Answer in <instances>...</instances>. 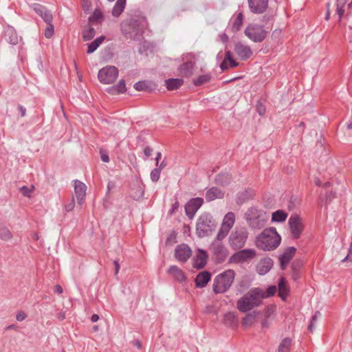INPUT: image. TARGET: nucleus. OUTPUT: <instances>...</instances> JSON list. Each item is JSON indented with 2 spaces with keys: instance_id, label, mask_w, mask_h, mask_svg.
Returning <instances> with one entry per match:
<instances>
[{
  "instance_id": "dca6fc26",
  "label": "nucleus",
  "mask_w": 352,
  "mask_h": 352,
  "mask_svg": "<svg viewBox=\"0 0 352 352\" xmlns=\"http://www.w3.org/2000/svg\"><path fill=\"white\" fill-rule=\"evenodd\" d=\"M32 9L43 19L47 23L52 22L53 16L52 13L47 10L43 6L38 3L32 5Z\"/></svg>"
},
{
  "instance_id": "9d476101",
  "label": "nucleus",
  "mask_w": 352,
  "mask_h": 352,
  "mask_svg": "<svg viewBox=\"0 0 352 352\" xmlns=\"http://www.w3.org/2000/svg\"><path fill=\"white\" fill-rule=\"evenodd\" d=\"M266 31L262 26L250 24L245 30V34L254 42H261L266 36Z\"/></svg>"
},
{
  "instance_id": "c03bdc74",
  "label": "nucleus",
  "mask_w": 352,
  "mask_h": 352,
  "mask_svg": "<svg viewBox=\"0 0 352 352\" xmlns=\"http://www.w3.org/2000/svg\"><path fill=\"white\" fill-rule=\"evenodd\" d=\"M54 33V25L52 24V22L47 23V26L45 30L44 35L46 38H50Z\"/></svg>"
},
{
  "instance_id": "09e8293b",
  "label": "nucleus",
  "mask_w": 352,
  "mask_h": 352,
  "mask_svg": "<svg viewBox=\"0 0 352 352\" xmlns=\"http://www.w3.org/2000/svg\"><path fill=\"white\" fill-rule=\"evenodd\" d=\"M228 177H218L216 179V184L222 185V186H226L230 183V182L228 181Z\"/></svg>"
},
{
  "instance_id": "0e129e2a",
  "label": "nucleus",
  "mask_w": 352,
  "mask_h": 352,
  "mask_svg": "<svg viewBox=\"0 0 352 352\" xmlns=\"http://www.w3.org/2000/svg\"><path fill=\"white\" fill-rule=\"evenodd\" d=\"M81 1H82V8H83L84 10L86 12L88 8L87 0H81Z\"/></svg>"
},
{
  "instance_id": "72a5a7b5",
  "label": "nucleus",
  "mask_w": 352,
  "mask_h": 352,
  "mask_svg": "<svg viewBox=\"0 0 352 352\" xmlns=\"http://www.w3.org/2000/svg\"><path fill=\"white\" fill-rule=\"evenodd\" d=\"M183 84V80L180 78H170L166 81V85L168 90L178 89Z\"/></svg>"
},
{
  "instance_id": "8fccbe9b",
  "label": "nucleus",
  "mask_w": 352,
  "mask_h": 352,
  "mask_svg": "<svg viewBox=\"0 0 352 352\" xmlns=\"http://www.w3.org/2000/svg\"><path fill=\"white\" fill-rule=\"evenodd\" d=\"M315 184L318 186H322V184H324V188H327L330 185L329 182H322L320 178L319 177L316 178V179L315 180Z\"/></svg>"
},
{
  "instance_id": "f03ea898",
  "label": "nucleus",
  "mask_w": 352,
  "mask_h": 352,
  "mask_svg": "<svg viewBox=\"0 0 352 352\" xmlns=\"http://www.w3.org/2000/svg\"><path fill=\"white\" fill-rule=\"evenodd\" d=\"M263 294L259 288H252L236 302V307L241 312H248L262 302Z\"/></svg>"
},
{
  "instance_id": "bb28decb",
  "label": "nucleus",
  "mask_w": 352,
  "mask_h": 352,
  "mask_svg": "<svg viewBox=\"0 0 352 352\" xmlns=\"http://www.w3.org/2000/svg\"><path fill=\"white\" fill-rule=\"evenodd\" d=\"M168 273L177 281L182 282L186 279L183 271L176 265L170 266L168 270Z\"/></svg>"
},
{
  "instance_id": "5fc2aeb1",
  "label": "nucleus",
  "mask_w": 352,
  "mask_h": 352,
  "mask_svg": "<svg viewBox=\"0 0 352 352\" xmlns=\"http://www.w3.org/2000/svg\"><path fill=\"white\" fill-rule=\"evenodd\" d=\"M179 207L178 203L176 201L175 204H173L171 208L170 209L168 213L169 214H173L175 210H177Z\"/></svg>"
},
{
  "instance_id": "6ab92c4d",
  "label": "nucleus",
  "mask_w": 352,
  "mask_h": 352,
  "mask_svg": "<svg viewBox=\"0 0 352 352\" xmlns=\"http://www.w3.org/2000/svg\"><path fill=\"white\" fill-rule=\"evenodd\" d=\"M248 3L252 12L262 13L267 7L268 0H248Z\"/></svg>"
},
{
  "instance_id": "58836bf2",
  "label": "nucleus",
  "mask_w": 352,
  "mask_h": 352,
  "mask_svg": "<svg viewBox=\"0 0 352 352\" xmlns=\"http://www.w3.org/2000/svg\"><path fill=\"white\" fill-rule=\"evenodd\" d=\"M103 20V14L102 12L96 9L94 10L91 16L89 17V21L100 23Z\"/></svg>"
},
{
  "instance_id": "2f4dec72",
  "label": "nucleus",
  "mask_w": 352,
  "mask_h": 352,
  "mask_svg": "<svg viewBox=\"0 0 352 352\" xmlns=\"http://www.w3.org/2000/svg\"><path fill=\"white\" fill-rule=\"evenodd\" d=\"M126 85L123 80H121L118 83L109 89V91L112 94H118L126 91Z\"/></svg>"
},
{
  "instance_id": "423d86ee",
  "label": "nucleus",
  "mask_w": 352,
  "mask_h": 352,
  "mask_svg": "<svg viewBox=\"0 0 352 352\" xmlns=\"http://www.w3.org/2000/svg\"><path fill=\"white\" fill-rule=\"evenodd\" d=\"M248 238V232L244 227L235 228L228 238L230 246L234 250L241 249Z\"/></svg>"
},
{
  "instance_id": "1a4fd4ad",
  "label": "nucleus",
  "mask_w": 352,
  "mask_h": 352,
  "mask_svg": "<svg viewBox=\"0 0 352 352\" xmlns=\"http://www.w3.org/2000/svg\"><path fill=\"white\" fill-rule=\"evenodd\" d=\"M235 223V214L234 212H229L223 217L220 228L217 232V238L218 239H224Z\"/></svg>"
},
{
  "instance_id": "37998d69",
  "label": "nucleus",
  "mask_w": 352,
  "mask_h": 352,
  "mask_svg": "<svg viewBox=\"0 0 352 352\" xmlns=\"http://www.w3.org/2000/svg\"><path fill=\"white\" fill-rule=\"evenodd\" d=\"M34 188V186L33 185H31L30 186H23L19 188V190L23 196L30 197Z\"/></svg>"
},
{
  "instance_id": "4c0bfd02",
  "label": "nucleus",
  "mask_w": 352,
  "mask_h": 352,
  "mask_svg": "<svg viewBox=\"0 0 352 352\" xmlns=\"http://www.w3.org/2000/svg\"><path fill=\"white\" fill-rule=\"evenodd\" d=\"M291 340L289 338H285L280 343L278 346V352H289L291 345Z\"/></svg>"
},
{
  "instance_id": "39448f33",
  "label": "nucleus",
  "mask_w": 352,
  "mask_h": 352,
  "mask_svg": "<svg viewBox=\"0 0 352 352\" xmlns=\"http://www.w3.org/2000/svg\"><path fill=\"white\" fill-rule=\"evenodd\" d=\"M216 227L212 217L209 213L201 214L196 223V234L199 238L209 236Z\"/></svg>"
},
{
  "instance_id": "f8f14e48",
  "label": "nucleus",
  "mask_w": 352,
  "mask_h": 352,
  "mask_svg": "<svg viewBox=\"0 0 352 352\" xmlns=\"http://www.w3.org/2000/svg\"><path fill=\"white\" fill-rule=\"evenodd\" d=\"M199 54L191 53L184 54L182 57L183 64L179 67L181 74L184 76H189L192 74L196 60Z\"/></svg>"
},
{
  "instance_id": "f704fd0d",
  "label": "nucleus",
  "mask_w": 352,
  "mask_h": 352,
  "mask_svg": "<svg viewBox=\"0 0 352 352\" xmlns=\"http://www.w3.org/2000/svg\"><path fill=\"white\" fill-rule=\"evenodd\" d=\"M243 21V15L241 12L238 13L235 17H233L232 21V29L233 31H238L240 30Z\"/></svg>"
},
{
  "instance_id": "7c9ffc66",
  "label": "nucleus",
  "mask_w": 352,
  "mask_h": 352,
  "mask_svg": "<svg viewBox=\"0 0 352 352\" xmlns=\"http://www.w3.org/2000/svg\"><path fill=\"white\" fill-rule=\"evenodd\" d=\"M288 214L283 210H278L272 214V221L273 223H282L284 222Z\"/></svg>"
},
{
  "instance_id": "2eb2a0df",
  "label": "nucleus",
  "mask_w": 352,
  "mask_h": 352,
  "mask_svg": "<svg viewBox=\"0 0 352 352\" xmlns=\"http://www.w3.org/2000/svg\"><path fill=\"white\" fill-rule=\"evenodd\" d=\"M203 203L204 200L202 198L197 197L190 199L185 206L186 215L190 218H192Z\"/></svg>"
},
{
  "instance_id": "b1692460",
  "label": "nucleus",
  "mask_w": 352,
  "mask_h": 352,
  "mask_svg": "<svg viewBox=\"0 0 352 352\" xmlns=\"http://www.w3.org/2000/svg\"><path fill=\"white\" fill-rule=\"evenodd\" d=\"M161 157V153H157L155 158V160L156 162V168L151 171V176H160V174L164 173L163 170L166 168L167 164L164 160L160 162Z\"/></svg>"
},
{
  "instance_id": "864d4df0",
  "label": "nucleus",
  "mask_w": 352,
  "mask_h": 352,
  "mask_svg": "<svg viewBox=\"0 0 352 352\" xmlns=\"http://www.w3.org/2000/svg\"><path fill=\"white\" fill-rule=\"evenodd\" d=\"M26 314L23 311L19 312L16 316V319L17 321H23L25 319Z\"/></svg>"
},
{
  "instance_id": "aec40b11",
  "label": "nucleus",
  "mask_w": 352,
  "mask_h": 352,
  "mask_svg": "<svg viewBox=\"0 0 352 352\" xmlns=\"http://www.w3.org/2000/svg\"><path fill=\"white\" fill-rule=\"evenodd\" d=\"M273 261L270 258H262L256 265V271L260 275L266 274L272 267Z\"/></svg>"
},
{
  "instance_id": "13d9d810",
  "label": "nucleus",
  "mask_w": 352,
  "mask_h": 352,
  "mask_svg": "<svg viewBox=\"0 0 352 352\" xmlns=\"http://www.w3.org/2000/svg\"><path fill=\"white\" fill-rule=\"evenodd\" d=\"M54 292L57 293V294H62L63 293V288L60 285H56L55 287H54Z\"/></svg>"
},
{
  "instance_id": "49530a36",
  "label": "nucleus",
  "mask_w": 352,
  "mask_h": 352,
  "mask_svg": "<svg viewBox=\"0 0 352 352\" xmlns=\"http://www.w3.org/2000/svg\"><path fill=\"white\" fill-rule=\"evenodd\" d=\"M148 85L146 82H138L134 85V88L138 91L146 90Z\"/></svg>"
},
{
  "instance_id": "a19ab883",
  "label": "nucleus",
  "mask_w": 352,
  "mask_h": 352,
  "mask_svg": "<svg viewBox=\"0 0 352 352\" xmlns=\"http://www.w3.org/2000/svg\"><path fill=\"white\" fill-rule=\"evenodd\" d=\"M276 290H277V288L275 285H272V286L269 287L267 289L266 292H264L263 290L261 289V292L263 294L262 300L263 298L272 296L276 292Z\"/></svg>"
},
{
  "instance_id": "69168bd1",
  "label": "nucleus",
  "mask_w": 352,
  "mask_h": 352,
  "mask_svg": "<svg viewBox=\"0 0 352 352\" xmlns=\"http://www.w3.org/2000/svg\"><path fill=\"white\" fill-rule=\"evenodd\" d=\"M261 325L263 328H267L270 325L268 320L267 319L263 320Z\"/></svg>"
},
{
  "instance_id": "7ed1b4c3",
  "label": "nucleus",
  "mask_w": 352,
  "mask_h": 352,
  "mask_svg": "<svg viewBox=\"0 0 352 352\" xmlns=\"http://www.w3.org/2000/svg\"><path fill=\"white\" fill-rule=\"evenodd\" d=\"M268 219V214L256 207L250 208L245 214V220L252 230L262 229L265 226Z\"/></svg>"
},
{
  "instance_id": "680f3d73",
  "label": "nucleus",
  "mask_w": 352,
  "mask_h": 352,
  "mask_svg": "<svg viewBox=\"0 0 352 352\" xmlns=\"http://www.w3.org/2000/svg\"><path fill=\"white\" fill-rule=\"evenodd\" d=\"M114 265H115V274H117L120 270V265L117 261H114Z\"/></svg>"
},
{
  "instance_id": "cd10ccee",
  "label": "nucleus",
  "mask_w": 352,
  "mask_h": 352,
  "mask_svg": "<svg viewBox=\"0 0 352 352\" xmlns=\"http://www.w3.org/2000/svg\"><path fill=\"white\" fill-rule=\"evenodd\" d=\"M286 283V279L284 277H281L278 283V296L283 300L287 298L289 291Z\"/></svg>"
},
{
  "instance_id": "393cba45",
  "label": "nucleus",
  "mask_w": 352,
  "mask_h": 352,
  "mask_svg": "<svg viewBox=\"0 0 352 352\" xmlns=\"http://www.w3.org/2000/svg\"><path fill=\"white\" fill-rule=\"evenodd\" d=\"M223 323L228 327L236 328L238 326V319L234 312H228L224 315Z\"/></svg>"
},
{
  "instance_id": "e433bc0d",
  "label": "nucleus",
  "mask_w": 352,
  "mask_h": 352,
  "mask_svg": "<svg viewBox=\"0 0 352 352\" xmlns=\"http://www.w3.org/2000/svg\"><path fill=\"white\" fill-rule=\"evenodd\" d=\"M105 40V36H101L89 44V53L94 52Z\"/></svg>"
},
{
  "instance_id": "a211bd4d",
  "label": "nucleus",
  "mask_w": 352,
  "mask_h": 352,
  "mask_svg": "<svg viewBox=\"0 0 352 352\" xmlns=\"http://www.w3.org/2000/svg\"><path fill=\"white\" fill-rule=\"evenodd\" d=\"M74 191L77 199V202L79 205H81L84 200V197L86 193L87 186L86 185L80 182L78 179L74 181Z\"/></svg>"
},
{
  "instance_id": "c9c22d12",
  "label": "nucleus",
  "mask_w": 352,
  "mask_h": 352,
  "mask_svg": "<svg viewBox=\"0 0 352 352\" xmlns=\"http://www.w3.org/2000/svg\"><path fill=\"white\" fill-rule=\"evenodd\" d=\"M12 238V234L9 229L6 226L0 227V239L8 241Z\"/></svg>"
},
{
  "instance_id": "338daca9",
  "label": "nucleus",
  "mask_w": 352,
  "mask_h": 352,
  "mask_svg": "<svg viewBox=\"0 0 352 352\" xmlns=\"http://www.w3.org/2000/svg\"><path fill=\"white\" fill-rule=\"evenodd\" d=\"M98 329H99V325H94L91 328V331L96 332L98 331Z\"/></svg>"
},
{
  "instance_id": "20e7f679",
  "label": "nucleus",
  "mask_w": 352,
  "mask_h": 352,
  "mask_svg": "<svg viewBox=\"0 0 352 352\" xmlns=\"http://www.w3.org/2000/svg\"><path fill=\"white\" fill-rule=\"evenodd\" d=\"M235 276L232 270H228L218 274L214 279L212 289L215 294L227 292L231 287Z\"/></svg>"
},
{
  "instance_id": "c85d7f7f",
  "label": "nucleus",
  "mask_w": 352,
  "mask_h": 352,
  "mask_svg": "<svg viewBox=\"0 0 352 352\" xmlns=\"http://www.w3.org/2000/svg\"><path fill=\"white\" fill-rule=\"evenodd\" d=\"M228 63L231 67H234L238 65V63L232 58L230 51L226 52L225 59L221 64V68L222 70H226L229 68Z\"/></svg>"
},
{
  "instance_id": "603ef678",
  "label": "nucleus",
  "mask_w": 352,
  "mask_h": 352,
  "mask_svg": "<svg viewBox=\"0 0 352 352\" xmlns=\"http://www.w3.org/2000/svg\"><path fill=\"white\" fill-rule=\"evenodd\" d=\"M153 150L150 147H146L144 149V157L143 158L146 160L148 157H150L152 154Z\"/></svg>"
},
{
  "instance_id": "6e6552de",
  "label": "nucleus",
  "mask_w": 352,
  "mask_h": 352,
  "mask_svg": "<svg viewBox=\"0 0 352 352\" xmlns=\"http://www.w3.org/2000/svg\"><path fill=\"white\" fill-rule=\"evenodd\" d=\"M119 71L113 65H107L99 70L98 77L101 83L109 85L114 82L118 78Z\"/></svg>"
},
{
  "instance_id": "de8ad7c7",
  "label": "nucleus",
  "mask_w": 352,
  "mask_h": 352,
  "mask_svg": "<svg viewBox=\"0 0 352 352\" xmlns=\"http://www.w3.org/2000/svg\"><path fill=\"white\" fill-rule=\"evenodd\" d=\"M100 155L101 160L104 162H108L109 161V157L107 151L100 149Z\"/></svg>"
},
{
  "instance_id": "774afa93",
  "label": "nucleus",
  "mask_w": 352,
  "mask_h": 352,
  "mask_svg": "<svg viewBox=\"0 0 352 352\" xmlns=\"http://www.w3.org/2000/svg\"><path fill=\"white\" fill-rule=\"evenodd\" d=\"M347 128L349 129H352V118L349 120V122L347 124Z\"/></svg>"
},
{
  "instance_id": "f257e3e1",
  "label": "nucleus",
  "mask_w": 352,
  "mask_h": 352,
  "mask_svg": "<svg viewBox=\"0 0 352 352\" xmlns=\"http://www.w3.org/2000/svg\"><path fill=\"white\" fill-rule=\"evenodd\" d=\"M281 237L276 228H270L265 229L256 237L255 243L256 247L262 250L271 251L279 245Z\"/></svg>"
},
{
  "instance_id": "9b49d317",
  "label": "nucleus",
  "mask_w": 352,
  "mask_h": 352,
  "mask_svg": "<svg viewBox=\"0 0 352 352\" xmlns=\"http://www.w3.org/2000/svg\"><path fill=\"white\" fill-rule=\"evenodd\" d=\"M288 225L292 238L298 239L304 229L301 217L296 214L291 215L288 220Z\"/></svg>"
},
{
  "instance_id": "f3484780",
  "label": "nucleus",
  "mask_w": 352,
  "mask_h": 352,
  "mask_svg": "<svg viewBox=\"0 0 352 352\" xmlns=\"http://www.w3.org/2000/svg\"><path fill=\"white\" fill-rule=\"evenodd\" d=\"M208 254L206 251L198 249L195 256L193 258V267L196 269L203 268L207 262Z\"/></svg>"
},
{
  "instance_id": "e2e57ef3",
  "label": "nucleus",
  "mask_w": 352,
  "mask_h": 352,
  "mask_svg": "<svg viewBox=\"0 0 352 352\" xmlns=\"http://www.w3.org/2000/svg\"><path fill=\"white\" fill-rule=\"evenodd\" d=\"M99 320V316L98 314H93L91 317V321L96 322Z\"/></svg>"
},
{
  "instance_id": "a878e982",
  "label": "nucleus",
  "mask_w": 352,
  "mask_h": 352,
  "mask_svg": "<svg viewBox=\"0 0 352 352\" xmlns=\"http://www.w3.org/2000/svg\"><path fill=\"white\" fill-rule=\"evenodd\" d=\"M223 196L224 193L217 187H212L206 192V199L208 201H212L215 199H221Z\"/></svg>"
},
{
  "instance_id": "473e14b6",
  "label": "nucleus",
  "mask_w": 352,
  "mask_h": 352,
  "mask_svg": "<svg viewBox=\"0 0 352 352\" xmlns=\"http://www.w3.org/2000/svg\"><path fill=\"white\" fill-rule=\"evenodd\" d=\"M126 5V0H117L113 10V16L118 17L123 12Z\"/></svg>"
},
{
  "instance_id": "bf43d9fd",
  "label": "nucleus",
  "mask_w": 352,
  "mask_h": 352,
  "mask_svg": "<svg viewBox=\"0 0 352 352\" xmlns=\"http://www.w3.org/2000/svg\"><path fill=\"white\" fill-rule=\"evenodd\" d=\"M257 110L260 115H263L265 113V107L262 104L257 107Z\"/></svg>"
},
{
  "instance_id": "ea45409f",
  "label": "nucleus",
  "mask_w": 352,
  "mask_h": 352,
  "mask_svg": "<svg viewBox=\"0 0 352 352\" xmlns=\"http://www.w3.org/2000/svg\"><path fill=\"white\" fill-rule=\"evenodd\" d=\"M6 35L9 36L8 41L12 45H16L18 43L19 38L12 29L7 30Z\"/></svg>"
},
{
  "instance_id": "ddd939ff",
  "label": "nucleus",
  "mask_w": 352,
  "mask_h": 352,
  "mask_svg": "<svg viewBox=\"0 0 352 352\" xmlns=\"http://www.w3.org/2000/svg\"><path fill=\"white\" fill-rule=\"evenodd\" d=\"M256 255V252L253 249H245L235 252L229 258L230 263H240L246 262L253 258Z\"/></svg>"
},
{
  "instance_id": "052dcab7",
  "label": "nucleus",
  "mask_w": 352,
  "mask_h": 352,
  "mask_svg": "<svg viewBox=\"0 0 352 352\" xmlns=\"http://www.w3.org/2000/svg\"><path fill=\"white\" fill-rule=\"evenodd\" d=\"M18 109H19V111L21 112V116L22 117L25 116V112H26L25 108H24L23 106L19 105L18 107Z\"/></svg>"
},
{
  "instance_id": "3c124183",
  "label": "nucleus",
  "mask_w": 352,
  "mask_h": 352,
  "mask_svg": "<svg viewBox=\"0 0 352 352\" xmlns=\"http://www.w3.org/2000/svg\"><path fill=\"white\" fill-rule=\"evenodd\" d=\"M74 205H75L74 198V197H72L71 202L65 206V210L67 212L72 211L73 210V208H74Z\"/></svg>"
},
{
  "instance_id": "6e6d98bb",
  "label": "nucleus",
  "mask_w": 352,
  "mask_h": 352,
  "mask_svg": "<svg viewBox=\"0 0 352 352\" xmlns=\"http://www.w3.org/2000/svg\"><path fill=\"white\" fill-rule=\"evenodd\" d=\"M57 318L60 320H63L65 318V311H60L57 314Z\"/></svg>"
},
{
  "instance_id": "c756f323",
  "label": "nucleus",
  "mask_w": 352,
  "mask_h": 352,
  "mask_svg": "<svg viewBox=\"0 0 352 352\" xmlns=\"http://www.w3.org/2000/svg\"><path fill=\"white\" fill-rule=\"evenodd\" d=\"M258 312L252 311L245 316L242 320V326L244 327H248L251 326L255 321L258 316Z\"/></svg>"
},
{
  "instance_id": "a18cd8bd",
  "label": "nucleus",
  "mask_w": 352,
  "mask_h": 352,
  "mask_svg": "<svg viewBox=\"0 0 352 352\" xmlns=\"http://www.w3.org/2000/svg\"><path fill=\"white\" fill-rule=\"evenodd\" d=\"M210 79V76L209 75H203L199 77L196 80H195L194 83L195 85L199 86L201 85L204 83L208 82Z\"/></svg>"
},
{
  "instance_id": "412c9836",
  "label": "nucleus",
  "mask_w": 352,
  "mask_h": 352,
  "mask_svg": "<svg viewBox=\"0 0 352 352\" xmlns=\"http://www.w3.org/2000/svg\"><path fill=\"white\" fill-rule=\"evenodd\" d=\"M235 53L241 59H247L252 54L251 49L241 43H237L234 47Z\"/></svg>"
},
{
  "instance_id": "79ce46f5",
  "label": "nucleus",
  "mask_w": 352,
  "mask_h": 352,
  "mask_svg": "<svg viewBox=\"0 0 352 352\" xmlns=\"http://www.w3.org/2000/svg\"><path fill=\"white\" fill-rule=\"evenodd\" d=\"M321 316V314L320 311H316L314 315L312 316L310 323L308 326V329L309 331L313 332L315 327L314 324L316 322L317 320Z\"/></svg>"
},
{
  "instance_id": "4be33fe9",
  "label": "nucleus",
  "mask_w": 352,
  "mask_h": 352,
  "mask_svg": "<svg viewBox=\"0 0 352 352\" xmlns=\"http://www.w3.org/2000/svg\"><path fill=\"white\" fill-rule=\"evenodd\" d=\"M296 250L294 247H289L280 256L279 259L282 269H284L285 266L289 263L290 260L293 258L296 253Z\"/></svg>"
},
{
  "instance_id": "5701e85b",
  "label": "nucleus",
  "mask_w": 352,
  "mask_h": 352,
  "mask_svg": "<svg viewBox=\"0 0 352 352\" xmlns=\"http://www.w3.org/2000/svg\"><path fill=\"white\" fill-rule=\"evenodd\" d=\"M211 279V274L207 271L199 272L195 278V285L197 287L203 288L206 286Z\"/></svg>"
},
{
  "instance_id": "4d7b16f0",
  "label": "nucleus",
  "mask_w": 352,
  "mask_h": 352,
  "mask_svg": "<svg viewBox=\"0 0 352 352\" xmlns=\"http://www.w3.org/2000/svg\"><path fill=\"white\" fill-rule=\"evenodd\" d=\"M219 38L221 41H222L223 43H226L228 41V36L225 33L220 34Z\"/></svg>"
},
{
  "instance_id": "0eeeda50",
  "label": "nucleus",
  "mask_w": 352,
  "mask_h": 352,
  "mask_svg": "<svg viewBox=\"0 0 352 352\" xmlns=\"http://www.w3.org/2000/svg\"><path fill=\"white\" fill-rule=\"evenodd\" d=\"M223 240L216 237L209 247L210 251L218 263L223 262L228 255V250L222 242Z\"/></svg>"
},
{
  "instance_id": "4468645a",
  "label": "nucleus",
  "mask_w": 352,
  "mask_h": 352,
  "mask_svg": "<svg viewBox=\"0 0 352 352\" xmlns=\"http://www.w3.org/2000/svg\"><path fill=\"white\" fill-rule=\"evenodd\" d=\"M190 248L186 244L178 245L175 250V256L177 261L186 262L191 256Z\"/></svg>"
}]
</instances>
